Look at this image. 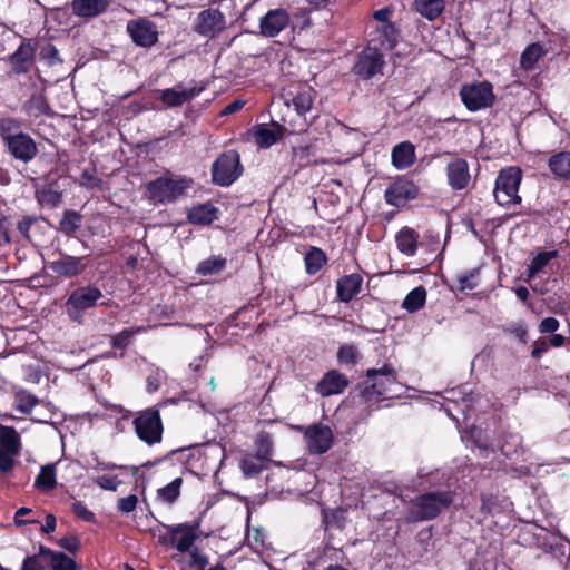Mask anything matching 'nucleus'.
Returning <instances> with one entry per match:
<instances>
[{
	"mask_svg": "<svg viewBox=\"0 0 570 570\" xmlns=\"http://www.w3.org/2000/svg\"><path fill=\"white\" fill-rule=\"evenodd\" d=\"M104 297L101 289L96 285L78 286L68 295L66 312L71 321L81 323L86 311L98 305L108 306L105 302L99 303Z\"/></svg>",
	"mask_w": 570,
	"mask_h": 570,
	"instance_id": "3",
	"label": "nucleus"
},
{
	"mask_svg": "<svg viewBox=\"0 0 570 570\" xmlns=\"http://www.w3.org/2000/svg\"><path fill=\"white\" fill-rule=\"evenodd\" d=\"M59 547L70 553H76L80 549V541L76 535L63 537L58 542Z\"/></svg>",
	"mask_w": 570,
	"mask_h": 570,
	"instance_id": "61",
	"label": "nucleus"
},
{
	"mask_svg": "<svg viewBox=\"0 0 570 570\" xmlns=\"http://www.w3.org/2000/svg\"><path fill=\"white\" fill-rule=\"evenodd\" d=\"M419 238L420 235L416 230L407 226L402 227L395 236L397 249L406 256H414L417 250Z\"/></svg>",
	"mask_w": 570,
	"mask_h": 570,
	"instance_id": "31",
	"label": "nucleus"
},
{
	"mask_svg": "<svg viewBox=\"0 0 570 570\" xmlns=\"http://www.w3.org/2000/svg\"><path fill=\"white\" fill-rule=\"evenodd\" d=\"M138 504V497L136 494H129L124 498H119L117 501V510L122 514H129L134 512Z\"/></svg>",
	"mask_w": 570,
	"mask_h": 570,
	"instance_id": "55",
	"label": "nucleus"
},
{
	"mask_svg": "<svg viewBox=\"0 0 570 570\" xmlns=\"http://www.w3.org/2000/svg\"><path fill=\"white\" fill-rule=\"evenodd\" d=\"M94 483L108 491H117L121 481L116 475L104 474L95 478Z\"/></svg>",
	"mask_w": 570,
	"mask_h": 570,
	"instance_id": "54",
	"label": "nucleus"
},
{
	"mask_svg": "<svg viewBox=\"0 0 570 570\" xmlns=\"http://www.w3.org/2000/svg\"><path fill=\"white\" fill-rule=\"evenodd\" d=\"M548 168L554 178L569 181L570 180V151H558L548 159Z\"/></svg>",
	"mask_w": 570,
	"mask_h": 570,
	"instance_id": "30",
	"label": "nucleus"
},
{
	"mask_svg": "<svg viewBox=\"0 0 570 570\" xmlns=\"http://www.w3.org/2000/svg\"><path fill=\"white\" fill-rule=\"evenodd\" d=\"M202 520L198 518L193 522H184L174 525H166L167 535L159 538V543L171 544L179 552H188L198 538Z\"/></svg>",
	"mask_w": 570,
	"mask_h": 570,
	"instance_id": "9",
	"label": "nucleus"
},
{
	"mask_svg": "<svg viewBox=\"0 0 570 570\" xmlns=\"http://www.w3.org/2000/svg\"><path fill=\"white\" fill-rule=\"evenodd\" d=\"M372 383L379 384V387H381V389H379V391L383 392V396L386 400L392 399L394 396L392 389H391L393 384H389L385 376H381V379H379V376H376V377L372 379Z\"/></svg>",
	"mask_w": 570,
	"mask_h": 570,
	"instance_id": "63",
	"label": "nucleus"
},
{
	"mask_svg": "<svg viewBox=\"0 0 570 570\" xmlns=\"http://www.w3.org/2000/svg\"><path fill=\"white\" fill-rule=\"evenodd\" d=\"M37 220L38 219L35 216H23L20 220L17 222V229L24 238L30 239V228L33 224L37 223Z\"/></svg>",
	"mask_w": 570,
	"mask_h": 570,
	"instance_id": "59",
	"label": "nucleus"
},
{
	"mask_svg": "<svg viewBox=\"0 0 570 570\" xmlns=\"http://www.w3.org/2000/svg\"><path fill=\"white\" fill-rule=\"evenodd\" d=\"M455 492L451 490L428 491L411 500L407 511L409 522H422L436 519L454 502Z\"/></svg>",
	"mask_w": 570,
	"mask_h": 570,
	"instance_id": "2",
	"label": "nucleus"
},
{
	"mask_svg": "<svg viewBox=\"0 0 570 570\" xmlns=\"http://www.w3.org/2000/svg\"><path fill=\"white\" fill-rule=\"evenodd\" d=\"M40 553L48 554L50 558L51 570H79L78 563L67 554L60 551H53L48 547L40 546Z\"/></svg>",
	"mask_w": 570,
	"mask_h": 570,
	"instance_id": "34",
	"label": "nucleus"
},
{
	"mask_svg": "<svg viewBox=\"0 0 570 570\" xmlns=\"http://www.w3.org/2000/svg\"><path fill=\"white\" fill-rule=\"evenodd\" d=\"M127 32L136 46L149 48L158 41V31L148 19L140 18L127 23Z\"/></svg>",
	"mask_w": 570,
	"mask_h": 570,
	"instance_id": "17",
	"label": "nucleus"
},
{
	"mask_svg": "<svg viewBox=\"0 0 570 570\" xmlns=\"http://www.w3.org/2000/svg\"><path fill=\"white\" fill-rule=\"evenodd\" d=\"M194 179L186 175H176L167 170L163 176L150 180L146 185V197L155 205L173 204L187 196Z\"/></svg>",
	"mask_w": 570,
	"mask_h": 570,
	"instance_id": "1",
	"label": "nucleus"
},
{
	"mask_svg": "<svg viewBox=\"0 0 570 570\" xmlns=\"http://www.w3.org/2000/svg\"><path fill=\"white\" fill-rule=\"evenodd\" d=\"M297 430L303 432L311 454H324L334 443L333 431L327 425L314 423L306 428L297 426Z\"/></svg>",
	"mask_w": 570,
	"mask_h": 570,
	"instance_id": "12",
	"label": "nucleus"
},
{
	"mask_svg": "<svg viewBox=\"0 0 570 570\" xmlns=\"http://www.w3.org/2000/svg\"><path fill=\"white\" fill-rule=\"evenodd\" d=\"M385 55L376 48L366 47L357 53L356 61L352 67V72L363 80H370L383 72L385 65Z\"/></svg>",
	"mask_w": 570,
	"mask_h": 570,
	"instance_id": "11",
	"label": "nucleus"
},
{
	"mask_svg": "<svg viewBox=\"0 0 570 570\" xmlns=\"http://www.w3.org/2000/svg\"><path fill=\"white\" fill-rule=\"evenodd\" d=\"M22 121L14 117H4L0 119V138L3 142L16 138L18 134H24L22 129Z\"/></svg>",
	"mask_w": 570,
	"mask_h": 570,
	"instance_id": "43",
	"label": "nucleus"
},
{
	"mask_svg": "<svg viewBox=\"0 0 570 570\" xmlns=\"http://www.w3.org/2000/svg\"><path fill=\"white\" fill-rule=\"evenodd\" d=\"M56 464H46L41 466L40 472L36 476L33 488L40 492L48 493L56 489Z\"/></svg>",
	"mask_w": 570,
	"mask_h": 570,
	"instance_id": "35",
	"label": "nucleus"
},
{
	"mask_svg": "<svg viewBox=\"0 0 570 570\" xmlns=\"http://www.w3.org/2000/svg\"><path fill=\"white\" fill-rule=\"evenodd\" d=\"M448 185L452 190H463L471 181L469 164L464 158L455 157L445 167Z\"/></svg>",
	"mask_w": 570,
	"mask_h": 570,
	"instance_id": "20",
	"label": "nucleus"
},
{
	"mask_svg": "<svg viewBox=\"0 0 570 570\" xmlns=\"http://www.w3.org/2000/svg\"><path fill=\"white\" fill-rule=\"evenodd\" d=\"M480 275V267L473 268L468 273L461 274L456 277L458 281V289L460 292L472 291L479 286L476 281Z\"/></svg>",
	"mask_w": 570,
	"mask_h": 570,
	"instance_id": "52",
	"label": "nucleus"
},
{
	"mask_svg": "<svg viewBox=\"0 0 570 570\" xmlns=\"http://www.w3.org/2000/svg\"><path fill=\"white\" fill-rule=\"evenodd\" d=\"M72 513L80 520L86 522H95L96 515L90 511L82 501H75L71 504Z\"/></svg>",
	"mask_w": 570,
	"mask_h": 570,
	"instance_id": "53",
	"label": "nucleus"
},
{
	"mask_svg": "<svg viewBox=\"0 0 570 570\" xmlns=\"http://www.w3.org/2000/svg\"><path fill=\"white\" fill-rule=\"evenodd\" d=\"M13 219L10 214V208L0 206V246L9 245L11 243V228Z\"/></svg>",
	"mask_w": 570,
	"mask_h": 570,
	"instance_id": "49",
	"label": "nucleus"
},
{
	"mask_svg": "<svg viewBox=\"0 0 570 570\" xmlns=\"http://www.w3.org/2000/svg\"><path fill=\"white\" fill-rule=\"evenodd\" d=\"M256 455L261 459H264L266 462L271 461V456L273 454V441L271 434L267 432H262L258 434L256 442Z\"/></svg>",
	"mask_w": 570,
	"mask_h": 570,
	"instance_id": "51",
	"label": "nucleus"
},
{
	"mask_svg": "<svg viewBox=\"0 0 570 570\" xmlns=\"http://www.w3.org/2000/svg\"><path fill=\"white\" fill-rule=\"evenodd\" d=\"M7 62L14 75L28 73L35 65V46L30 39H23L14 52L8 56Z\"/></svg>",
	"mask_w": 570,
	"mask_h": 570,
	"instance_id": "16",
	"label": "nucleus"
},
{
	"mask_svg": "<svg viewBox=\"0 0 570 570\" xmlns=\"http://www.w3.org/2000/svg\"><path fill=\"white\" fill-rule=\"evenodd\" d=\"M36 198L41 206L56 208L62 203V193L49 184L36 190Z\"/></svg>",
	"mask_w": 570,
	"mask_h": 570,
	"instance_id": "41",
	"label": "nucleus"
},
{
	"mask_svg": "<svg viewBox=\"0 0 570 570\" xmlns=\"http://www.w3.org/2000/svg\"><path fill=\"white\" fill-rule=\"evenodd\" d=\"M40 58L47 61L49 66H53L58 62H61V59L59 58V51L52 43H47L41 47Z\"/></svg>",
	"mask_w": 570,
	"mask_h": 570,
	"instance_id": "56",
	"label": "nucleus"
},
{
	"mask_svg": "<svg viewBox=\"0 0 570 570\" xmlns=\"http://www.w3.org/2000/svg\"><path fill=\"white\" fill-rule=\"evenodd\" d=\"M546 55V49L540 42H533L525 47L520 58L523 70H532L535 63Z\"/></svg>",
	"mask_w": 570,
	"mask_h": 570,
	"instance_id": "39",
	"label": "nucleus"
},
{
	"mask_svg": "<svg viewBox=\"0 0 570 570\" xmlns=\"http://www.w3.org/2000/svg\"><path fill=\"white\" fill-rule=\"evenodd\" d=\"M414 10L429 21L436 20L445 9V0H414Z\"/></svg>",
	"mask_w": 570,
	"mask_h": 570,
	"instance_id": "32",
	"label": "nucleus"
},
{
	"mask_svg": "<svg viewBox=\"0 0 570 570\" xmlns=\"http://www.w3.org/2000/svg\"><path fill=\"white\" fill-rule=\"evenodd\" d=\"M314 91L311 87H299L295 92L285 95V104L293 106L298 116H305L313 107Z\"/></svg>",
	"mask_w": 570,
	"mask_h": 570,
	"instance_id": "24",
	"label": "nucleus"
},
{
	"mask_svg": "<svg viewBox=\"0 0 570 570\" xmlns=\"http://www.w3.org/2000/svg\"><path fill=\"white\" fill-rule=\"evenodd\" d=\"M22 111L30 119H38L41 116L52 115L51 107L41 92H33L22 105Z\"/></svg>",
	"mask_w": 570,
	"mask_h": 570,
	"instance_id": "28",
	"label": "nucleus"
},
{
	"mask_svg": "<svg viewBox=\"0 0 570 570\" xmlns=\"http://www.w3.org/2000/svg\"><path fill=\"white\" fill-rule=\"evenodd\" d=\"M428 292L423 285L410 291L402 303V308L409 313H415L422 309L426 303Z\"/></svg>",
	"mask_w": 570,
	"mask_h": 570,
	"instance_id": "38",
	"label": "nucleus"
},
{
	"mask_svg": "<svg viewBox=\"0 0 570 570\" xmlns=\"http://www.w3.org/2000/svg\"><path fill=\"white\" fill-rule=\"evenodd\" d=\"M88 256H73L60 253L57 259L49 263L50 271L59 278H76L89 267Z\"/></svg>",
	"mask_w": 570,
	"mask_h": 570,
	"instance_id": "13",
	"label": "nucleus"
},
{
	"mask_svg": "<svg viewBox=\"0 0 570 570\" xmlns=\"http://www.w3.org/2000/svg\"><path fill=\"white\" fill-rule=\"evenodd\" d=\"M376 376H385L389 384L397 383V374L391 364H384L381 368H368L366 371V380L356 385L361 403L373 406L381 401L386 400L383 392L379 391V384L372 383V379Z\"/></svg>",
	"mask_w": 570,
	"mask_h": 570,
	"instance_id": "8",
	"label": "nucleus"
},
{
	"mask_svg": "<svg viewBox=\"0 0 570 570\" xmlns=\"http://www.w3.org/2000/svg\"><path fill=\"white\" fill-rule=\"evenodd\" d=\"M559 255L558 250H544L538 253L532 259L531 263L528 266V277L533 278L535 275H538L548 264L551 259L557 258Z\"/></svg>",
	"mask_w": 570,
	"mask_h": 570,
	"instance_id": "45",
	"label": "nucleus"
},
{
	"mask_svg": "<svg viewBox=\"0 0 570 570\" xmlns=\"http://www.w3.org/2000/svg\"><path fill=\"white\" fill-rule=\"evenodd\" d=\"M4 146L13 159L24 164L33 160L39 153L36 140L27 132L18 134L16 138L10 139Z\"/></svg>",
	"mask_w": 570,
	"mask_h": 570,
	"instance_id": "15",
	"label": "nucleus"
},
{
	"mask_svg": "<svg viewBox=\"0 0 570 570\" xmlns=\"http://www.w3.org/2000/svg\"><path fill=\"white\" fill-rule=\"evenodd\" d=\"M142 327L124 328L119 333L111 336L110 345L114 348L126 350L130 345L134 335L140 333Z\"/></svg>",
	"mask_w": 570,
	"mask_h": 570,
	"instance_id": "50",
	"label": "nucleus"
},
{
	"mask_svg": "<svg viewBox=\"0 0 570 570\" xmlns=\"http://www.w3.org/2000/svg\"><path fill=\"white\" fill-rule=\"evenodd\" d=\"M291 18L285 9L277 8L268 10L259 19V32L267 38L278 36L289 24Z\"/></svg>",
	"mask_w": 570,
	"mask_h": 570,
	"instance_id": "18",
	"label": "nucleus"
},
{
	"mask_svg": "<svg viewBox=\"0 0 570 570\" xmlns=\"http://www.w3.org/2000/svg\"><path fill=\"white\" fill-rule=\"evenodd\" d=\"M560 326L556 317L549 316L543 318L539 324V332L542 334L554 333Z\"/></svg>",
	"mask_w": 570,
	"mask_h": 570,
	"instance_id": "62",
	"label": "nucleus"
},
{
	"mask_svg": "<svg viewBox=\"0 0 570 570\" xmlns=\"http://www.w3.org/2000/svg\"><path fill=\"white\" fill-rule=\"evenodd\" d=\"M244 171L237 150L228 149L218 155L210 167L212 183L219 187H229Z\"/></svg>",
	"mask_w": 570,
	"mask_h": 570,
	"instance_id": "5",
	"label": "nucleus"
},
{
	"mask_svg": "<svg viewBox=\"0 0 570 570\" xmlns=\"http://www.w3.org/2000/svg\"><path fill=\"white\" fill-rule=\"evenodd\" d=\"M348 384L350 381L345 374L337 370H330L317 382L315 391L325 397L343 393Z\"/></svg>",
	"mask_w": 570,
	"mask_h": 570,
	"instance_id": "21",
	"label": "nucleus"
},
{
	"mask_svg": "<svg viewBox=\"0 0 570 570\" xmlns=\"http://www.w3.org/2000/svg\"><path fill=\"white\" fill-rule=\"evenodd\" d=\"M227 265V259L222 256H210L196 267V273L200 276H214L220 274Z\"/></svg>",
	"mask_w": 570,
	"mask_h": 570,
	"instance_id": "42",
	"label": "nucleus"
},
{
	"mask_svg": "<svg viewBox=\"0 0 570 570\" xmlns=\"http://www.w3.org/2000/svg\"><path fill=\"white\" fill-rule=\"evenodd\" d=\"M39 402V399L27 390H19L14 393V406L22 414H30Z\"/></svg>",
	"mask_w": 570,
	"mask_h": 570,
	"instance_id": "48",
	"label": "nucleus"
},
{
	"mask_svg": "<svg viewBox=\"0 0 570 570\" xmlns=\"http://www.w3.org/2000/svg\"><path fill=\"white\" fill-rule=\"evenodd\" d=\"M363 277L358 273L343 275L336 281V299L341 303H350L361 292Z\"/></svg>",
	"mask_w": 570,
	"mask_h": 570,
	"instance_id": "22",
	"label": "nucleus"
},
{
	"mask_svg": "<svg viewBox=\"0 0 570 570\" xmlns=\"http://www.w3.org/2000/svg\"><path fill=\"white\" fill-rule=\"evenodd\" d=\"M220 210L210 202L197 204L188 209L187 219L193 225L208 226L219 218Z\"/></svg>",
	"mask_w": 570,
	"mask_h": 570,
	"instance_id": "23",
	"label": "nucleus"
},
{
	"mask_svg": "<svg viewBox=\"0 0 570 570\" xmlns=\"http://www.w3.org/2000/svg\"><path fill=\"white\" fill-rule=\"evenodd\" d=\"M313 149L312 145H303L293 147V153L295 157L299 160L301 166H307L311 164V151Z\"/></svg>",
	"mask_w": 570,
	"mask_h": 570,
	"instance_id": "58",
	"label": "nucleus"
},
{
	"mask_svg": "<svg viewBox=\"0 0 570 570\" xmlns=\"http://www.w3.org/2000/svg\"><path fill=\"white\" fill-rule=\"evenodd\" d=\"M181 484V478L174 479L167 485L157 490V499L167 504L175 503L180 495Z\"/></svg>",
	"mask_w": 570,
	"mask_h": 570,
	"instance_id": "47",
	"label": "nucleus"
},
{
	"mask_svg": "<svg viewBox=\"0 0 570 570\" xmlns=\"http://www.w3.org/2000/svg\"><path fill=\"white\" fill-rule=\"evenodd\" d=\"M275 127V129H272L265 126H259L255 130L254 136L259 147L268 148L282 139L285 128L278 124H276Z\"/></svg>",
	"mask_w": 570,
	"mask_h": 570,
	"instance_id": "37",
	"label": "nucleus"
},
{
	"mask_svg": "<svg viewBox=\"0 0 570 570\" xmlns=\"http://www.w3.org/2000/svg\"><path fill=\"white\" fill-rule=\"evenodd\" d=\"M336 357L338 364L354 366L361 360L362 354L355 344H343L338 347Z\"/></svg>",
	"mask_w": 570,
	"mask_h": 570,
	"instance_id": "46",
	"label": "nucleus"
},
{
	"mask_svg": "<svg viewBox=\"0 0 570 570\" xmlns=\"http://www.w3.org/2000/svg\"><path fill=\"white\" fill-rule=\"evenodd\" d=\"M459 96L464 107L471 112L491 108L495 101L493 86L487 80H474L462 85Z\"/></svg>",
	"mask_w": 570,
	"mask_h": 570,
	"instance_id": "7",
	"label": "nucleus"
},
{
	"mask_svg": "<svg viewBox=\"0 0 570 570\" xmlns=\"http://www.w3.org/2000/svg\"><path fill=\"white\" fill-rule=\"evenodd\" d=\"M480 513L484 519L504 512L511 504L508 499L490 491H482L480 493Z\"/></svg>",
	"mask_w": 570,
	"mask_h": 570,
	"instance_id": "25",
	"label": "nucleus"
},
{
	"mask_svg": "<svg viewBox=\"0 0 570 570\" xmlns=\"http://www.w3.org/2000/svg\"><path fill=\"white\" fill-rule=\"evenodd\" d=\"M392 165L396 169H406L415 161V147L410 141L395 145L391 154Z\"/></svg>",
	"mask_w": 570,
	"mask_h": 570,
	"instance_id": "29",
	"label": "nucleus"
},
{
	"mask_svg": "<svg viewBox=\"0 0 570 570\" xmlns=\"http://www.w3.org/2000/svg\"><path fill=\"white\" fill-rule=\"evenodd\" d=\"M48 557V554H41L40 551L37 554L27 557L23 560L21 570H45V564L41 558Z\"/></svg>",
	"mask_w": 570,
	"mask_h": 570,
	"instance_id": "57",
	"label": "nucleus"
},
{
	"mask_svg": "<svg viewBox=\"0 0 570 570\" xmlns=\"http://www.w3.org/2000/svg\"><path fill=\"white\" fill-rule=\"evenodd\" d=\"M82 215L73 209H65L59 222V230L68 237L73 236L81 226Z\"/></svg>",
	"mask_w": 570,
	"mask_h": 570,
	"instance_id": "40",
	"label": "nucleus"
},
{
	"mask_svg": "<svg viewBox=\"0 0 570 570\" xmlns=\"http://www.w3.org/2000/svg\"><path fill=\"white\" fill-rule=\"evenodd\" d=\"M18 454H11L0 450V472L9 473L13 470L16 461L14 456Z\"/></svg>",
	"mask_w": 570,
	"mask_h": 570,
	"instance_id": "60",
	"label": "nucleus"
},
{
	"mask_svg": "<svg viewBox=\"0 0 570 570\" xmlns=\"http://www.w3.org/2000/svg\"><path fill=\"white\" fill-rule=\"evenodd\" d=\"M327 255L316 246H312L304 256L305 271L308 275L317 274L327 264Z\"/></svg>",
	"mask_w": 570,
	"mask_h": 570,
	"instance_id": "36",
	"label": "nucleus"
},
{
	"mask_svg": "<svg viewBox=\"0 0 570 570\" xmlns=\"http://www.w3.org/2000/svg\"><path fill=\"white\" fill-rule=\"evenodd\" d=\"M132 425L137 438L147 445H155L161 442L164 424L157 406L137 412Z\"/></svg>",
	"mask_w": 570,
	"mask_h": 570,
	"instance_id": "6",
	"label": "nucleus"
},
{
	"mask_svg": "<svg viewBox=\"0 0 570 570\" xmlns=\"http://www.w3.org/2000/svg\"><path fill=\"white\" fill-rule=\"evenodd\" d=\"M226 29V19L219 9L208 8L200 11L193 26V30L205 38H216Z\"/></svg>",
	"mask_w": 570,
	"mask_h": 570,
	"instance_id": "14",
	"label": "nucleus"
},
{
	"mask_svg": "<svg viewBox=\"0 0 570 570\" xmlns=\"http://www.w3.org/2000/svg\"><path fill=\"white\" fill-rule=\"evenodd\" d=\"M420 187L407 176H397L384 190V200L387 205L403 208L411 200L417 198Z\"/></svg>",
	"mask_w": 570,
	"mask_h": 570,
	"instance_id": "10",
	"label": "nucleus"
},
{
	"mask_svg": "<svg viewBox=\"0 0 570 570\" xmlns=\"http://www.w3.org/2000/svg\"><path fill=\"white\" fill-rule=\"evenodd\" d=\"M202 91V88L191 87L189 89L177 90L176 88L164 89L160 92L159 100L167 107H180L186 101H189L197 97Z\"/></svg>",
	"mask_w": 570,
	"mask_h": 570,
	"instance_id": "26",
	"label": "nucleus"
},
{
	"mask_svg": "<svg viewBox=\"0 0 570 570\" xmlns=\"http://www.w3.org/2000/svg\"><path fill=\"white\" fill-rule=\"evenodd\" d=\"M191 564L196 566L198 570H205L206 566L208 564V557L204 553H200L197 549L191 551Z\"/></svg>",
	"mask_w": 570,
	"mask_h": 570,
	"instance_id": "64",
	"label": "nucleus"
},
{
	"mask_svg": "<svg viewBox=\"0 0 570 570\" xmlns=\"http://www.w3.org/2000/svg\"><path fill=\"white\" fill-rule=\"evenodd\" d=\"M239 468L246 476L253 478L267 468V462L256 454H249L240 460Z\"/></svg>",
	"mask_w": 570,
	"mask_h": 570,
	"instance_id": "44",
	"label": "nucleus"
},
{
	"mask_svg": "<svg viewBox=\"0 0 570 570\" xmlns=\"http://www.w3.org/2000/svg\"><path fill=\"white\" fill-rule=\"evenodd\" d=\"M522 181V170L517 166L502 168L495 179L493 196L499 206L508 207L522 202L519 188Z\"/></svg>",
	"mask_w": 570,
	"mask_h": 570,
	"instance_id": "4",
	"label": "nucleus"
},
{
	"mask_svg": "<svg viewBox=\"0 0 570 570\" xmlns=\"http://www.w3.org/2000/svg\"><path fill=\"white\" fill-rule=\"evenodd\" d=\"M399 30L394 23L377 26L371 33L367 46L385 52L393 50L397 45Z\"/></svg>",
	"mask_w": 570,
	"mask_h": 570,
	"instance_id": "19",
	"label": "nucleus"
},
{
	"mask_svg": "<svg viewBox=\"0 0 570 570\" xmlns=\"http://www.w3.org/2000/svg\"><path fill=\"white\" fill-rule=\"evenodd\" d=\"M109 6V0H72V13L80 18H94L104 13Z\"/></svg>",
	"mask_w": 570,
	"mask_h": 570,
	"instance_id": "27",
	"label": "nucleus"
},
{
	"mask_svg": "<svg viewBox=\"0 0 570 570\" xmlns=\"http://www.w3.org/2000/svg\"><path fill=\"white\" fill-rule=\"evenodd\" d=\"M21 438L13 426L0 424V450L11 454H20Z\"/></svg>",
	"mask_w": 570,
	"mask_h": 570,
	"instance_id": "33",
	"label": "nucleus"
}]
</instances>
